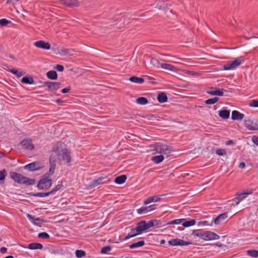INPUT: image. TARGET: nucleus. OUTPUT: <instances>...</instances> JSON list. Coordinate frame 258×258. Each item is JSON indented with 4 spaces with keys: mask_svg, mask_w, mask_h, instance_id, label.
<instances>
[{
    "mask_svg": "<svg viewBox=\"0 0 258 258\" xmlns=\"http://www.w3.org/2000/svg\"><path fill=\"white\" fill-rule=\"evenodd\" d=\"M153 150L156 151V153L160 154L161 155L164 154L168 156L172 152V149L170 146H167L166 144L156 143L154 145Z\"/></svg>",
    "mask_w": 258,
    "mask_h": 258,
    "instance_id": "nucleus-1",
    "label": "nucleus"
},
{
    "mask_svg": "<svg viewBox=\"0 0 258 258\" xmlns=\"http://www.w3.org/2000/svg\"><path fill=\"white\" fill-rule=\"evenodd\" d=\"M52 154L55 155V157L57 156V159L60 161L66 160L67 163L71 162L70 152L67 149H62L60 150H58L54 151Z\"/></svg>",
    "mask_w": 258,
    "mask_h": 258,
    "instance_id": "nucleus-2",
    "label": "nucleus"
},
{
    "mask_svg": "<svg viewBox=\"0 0 258 258\" xmlns=\"http://www.w3.org/2000/svg\"><path fill=\"white\" fill-rule=\"evenodd\" d=\"M52 185V180L46 176L43 175L37 184V187L39 189H48Z\"/></svg>",
    "mask_w": 258,
    "mask_h": 258,
    "instance_id": "nucleus-3",
    "label": "nucleus"
},
{
    "mask_svg": "<svg viewBox=\"0 0 258 258\" xmlns=\"http://www.w3.org/2000/svg\"><path fill=\"white\" fill-rule=\"evenodd\" d=\"M244 59L242 57H238L231 62H228L223 66V69L225 70H231L237 68L242 62Z\"/></svg>",
    "mask_w": 258,
    "mask_h": 258,
    "instance_id": "nucleus-4",
    "label": "nucleus"
},
{
    "mask_svg": "<svg viewBox=\"0 0 258 258\" xmlns=\"http://www.w3.org/2000/svg\"><path fill=\"white\" fill-rule=\"evenodd\" d=\"M56 158H55V155L51 154L49 157V163H50V169L49 171L44 174V175H46L47 177H49L50 176L52 175L54 173V171L55 167V161Z\"/></svg>",
    "mask_w": 258,
    "mask_h": 258,
    "instance_id": "nucleus-5",
    "label": "nucleus"
},
{
    "mask_svg": "<svg viewBox=\"0 0 258 258\" xmlns=\"http://www.w3.org/2000/svg\"><path fill=\"white\" fill-rule=\"evenodd\" d=\"M43 84L44 85L46 86L48 88L49 90L52 93L58 90L61 85L60 82H44Z\"/></svg>",
    "mask_w": 258,
    "mask_h": 258,
    "instance_id": "nucleus-6",
    "label": "nucleus"
},
{
    "mask_svg": "<svg viewBox=\"0 0 258 258\" xmlns=\"http://www.w3.org/2000/svg\"><path fill=\"white\" fill-rule=\"evenodd\" d=\"M168 243L172 246H184L191 244V242L185 241L180 239H172L168 241Z\"/></svg>",
    "mask_w": 258,
    "mask_h": 258,
    "instance_id": "nucleus-7",
    "label": "nucleus"
},
{
    "mask_svg": "<svg viewBox=\"0 0 258 258\" xmlns=\"http://www.w3.org/2000/svg\"><path fill=\"white\" fill-rule=\"evenodd\" d=\"M219 236L211 231H206L203 233V239L205 240H211L218 239Z\"/></svg>",
    "mask_w": 258,
    "mask_h": 258,
    "instance_id": "nucleus-8",
    "label": "nucleus"
},
{
    "mask_svg": "<svg viewBox=\"0 0 258 258\" xmlns=\"http://www.w3.org/2000/svg\"><path fill=\"white\" fill-rule=\"evenodd\" d=\"M245 126L250 131L258 130V123L251 119L244 120Z\"/></svg>",
    "mask_w": 258,
    "mask_h": 258,
    "instance_id": "nucleus-9",
    "label": "nucleus"
},
{
    "mask_svg": "<svg viewBox=\"0 0 258 258\" xmlns=\"http://www.w3.org/2000/svg\"><path fill=\"white\" fill-rule=\"evenodd\" d=\"M147 230L145 225V221H141L137 224L136 227V234H135L133 235L141 234Z\"/></svg>",
    "mask_w": 258,
    "mask_h": 258,
    "instance_id": "nucleus-10",
    "label": "nucleus"
},
{
    "mask_svg": "<svg viewBox=\"0 0 258 258\" xmlns=\"http://www.w3.org/2000/svg\"><path fill=\"white\" fill-rule=\"evenodd\" d=\"M21 145L22 147L27 150H32L34 149V145L30 139H25L21 141Z\"/></svg>",
    "mask_w": 258,
    "mask_h": 258,
    "instance_id": "nucleus-11",
    "label": "nucleus"
},
{
    "mask_svg": "<svg viewBox=\"0 0 258 258\" xmlns=\"http://www.w3.org/2000/svg\"><path fill=\"white\" fill-rule=\"evenodd\" d=\"M24 168L27 170L33 171L39 170L41 167L39 162H32L24 166Z\"/></svg>",
    "mask_w": 258,
    "mask_h": 258,
    "instance_id": "nucleus-12",
    "label": "nucleus"
},
{
    "mask_svg": "<svg viewBox=\"0 0 258 258\" xmlns=\"http://www.w3.org/2000/svg\"><path fill=\"white\" fill-rule=\"evenodd\" d=\"M60 2L63 5L71 8L78 7L79 4V0H60Z\"/></svg>",
    "mask_w": 258,
    "mask_h": 258,
    "instance_id": "nucleus-13",
    "label": "nucleus"
},
{
    "mask_svg": "<svg viewBox=\"0 0 258 258\" xmlns=\"http://www.w3.org/2000/svg\"><path fill=\"white\" fill-rule=\"evenodd\" d=\"M34 44L36 47L48 50L50 48V44L48 42H46L43 40L36 41Z\"/></svg>",
    "mask_w": 258,
    "mask_h": 258,
    "instance_id": "nucleus-14",
    "label": "nucleus"
},
{
    "mask_svg": "<svg viewBox=\"0 0 258 258\" xmlns=\"http://www.w3.org/2000/svg\"><path fill=\"white\" fill-rule=\"evenodd\" d=\"M153 61H156L157 63H158L159 65L160 66L161 68L163 69L168 70V71H173V72H175L177 70V69L175 67H174L171 64L164 63H162L160 64L159 62H158V60H156V59H153V60H152V62Z\"/></svg>",
    "mask_w": 258,
    "mask_h": 258,
    "instance_id": "nucleus-15",
    "label": "nucleus"
},
{
    "mask_svg": "<svg viewBox=\"0 0 258 258\" xmlns=\"http://www.w3.org/2000/svg\"><path fill=\"white\" fill-rule=\"evenodd\" d=\"M244 115L237 110L232 112L231 118L234 120H241L244 118Z\"/></svg>",
    "mask_w": 258,
    "mask_h": 258,
    "instance_id": "nucleus-16",
    "label": "nucleus"
},
{
    "mask_svg": "<svg viewBox=\"0 0 258 258\" xmlns=\"http://www.w3.org/2000/svg\"><path fill=\"white\" fill-rule=\"evenodd\" d=\"M154 205H150L148 207H143L141 208H139L137 210V213L139 214H146L148 212L151 211L152 210H153L154 209L153 207H154Z\"/></svg>",
    "mask_w": 258,
    "mask_h": 258,
    "instance_id": "nucleus-17",
    "label": "nucleus"
},
{
    "mask_svg": "<svg viewBox=\"0 0 258 258\" xmlns=\"http://www.w3.org/2000/svg\"><path fill=\"white\" fill-rule=\"evenodd\" d=\"M105 178L104 177H99L98 179H96L92 181L90 183L91 187H95L98 185L100 184L104 183L106 181H103Z\"/></svg>",
    "mask_w": 258,
    "mask_h": 258,
    "instance_id": "nucleus-18",
    "label": "nucleus"
},
{
    "mask_svg": "<svg viewBox=\"0 0 258 258\" xmlns=\"http://www.w3.org/2000/svg\"><path fill=\"white\" fill-rule=\"evenodd\" d=\"M227 217V213L221 214L215 219L214 223L216 225L219 224L222 221L226 219Z\"/></svg>",
    "mask_w": 258,
    "mask_h": 258,
    "instance_id": "nucleus-19",
    "label": "nucleus"
},
{
    "mask_svg": "<svg viewBox=\"0 0 258 258\" xmlns=\"http://www.w3.org/2000/svg\"><path fill=\"white\" fill-rule=\"evenodd\" d=\"M10 175L12 179L19 183H20V181L23 177V176L20 174L14 172H11Z\"/></svg>",
    "mask_w": 258,
    "mask_h": 258,
    "instance_id": "nucleus-20",
    "label": "nucleus"
},
{
    "mask_svg": "<svg viewBox=\"0 0 258 258\" xmlns=\"http://www.w3.org/2000/svg\"><path fill=\"white\" fill-rule=\"evenodd\" d=\"M35 183V180L34 179H30L28 177L23 176L22 179L20 181V183H24L26 185H31Z\"/></svg>",
    "mask_w": 258,
    "mask_h": 258,
    "instance_id": "nucleus-21",
    "label": "nucleus"
},
{
    "mask_svg": "<svg viewBox=\"0 0 258 258\" xmlns=\"http://www.w3.org/2000/svg\"><path fill=\"white\" fill-rule=\"evenodd\" d=\"M73 50L68 48H61L59 49L58 53L61 56L72 55Z\"/></svg>",
    "mask_w": 258,
    "mask_h": 258,
    "instance_id": "nucleus-22",
    "label": "nucleus"
},
{
    "mask_svg": "<svg viewBox=\"0 0 258 258\" xmlns=\"http://www.w3.org/2000/svg\"><path fill=\"white\" fill-rule=\"evenodd\" d=\"M160 199L161 198L159 196L149 197L144 201V203L145 205H148L152 202H157L159 201Z\"/></svg>",
    "mask_w": 258,
    "mask_h": 258,
    "instance_id": "nucleus-23",
    "label": "nucleus"
},
{
    "mask_svg": "<svg viewBox=\"0 0 258 258\" xmlns=\"http://www.w3.org/2000/svg\"><path fill=\"white\" fill-rule=\"evenodd\" d=\"M219 115L224 119H228L230 116V110H221L219 111Z\"/></svg>",
    "mask_w": 258,
    "mask_h": 258,
    "instance_id": "nucleus-24",
    "label": "nucleus"
},
{
    "mask_svg": "<svg viewBox=\"0 0 258 258\" xmlns=\"http://www.w3.org/2000/svg\"><path fill=\"white\" fill-rule=\"evenodd\" d=\"M28 248L30 249H41L43 248V245L39 243H32L28 245Z\"/></svg>",
    "mask_w": 258,
    "mask_h": 258,
    "instance_id": "nucleus-25",
    "label": "nucleus"
},
{
    "mask_svg": "<svg viewBox=\"0 0 258 258\" xmlns=\"http://www.w3.org/2000/svg\"><path fill=\"white\" fill-rule=\"evenodd\" d=\"M158 101L160 103H164L167 101V97L165 93L161 92L157 96Z\"/></svg>",
    "mask_w": 258,
    "mask_h": 258,
    "instance_id": "nucleus-26",
    "label": "nucleus"
},
{
    "mask_svg": "<svg viewBox=\"0 0 258 258\" xmlns=\"http://www.w3.org/2000/svg\"><path fill=\"white\" fill-rule=\"evenodd\" d=\"M164 159L163 155H159L152 157L151 160L156 164H159L162 162Z\"/></svg>",
    "mask_w": 258,
    "mask_h": 258,
    "instance_id": "nucleus-27",
    "label": "nucleus"
},
{
    "mask_svg": "<svg viewBox=\"0 0 258 258\" xmlns=\"http://www.w3.org/2000/svg\"><path fill=\"white\" fill-rule=\"evenodd\" d=\"M223 89H217L215 91H207L208 94L211 95H217L219 96H222L223 95Z\"/></svg>",
    "mask_w": 258,
    "mask_h": 258,
    "instance_id": "nucleus-28",
    "label": "nucleus"
},
{
    "mask_svg": "<svg viewBox=\"0 0 258 258\" xmlns=\"http://www.w3.org/2000/svg\"><path fill=\"white\" fill-rule=\"evenodd\" d=\"M46 76L49 79L56 80L57 79V74L55 71H48Z\"/></svg>",
    "mask_w": 258,
    "mask_h": 258,
    "instance_id": "nucleus-29",
    "label": "nucleus"
},
{
    "mask_svg": "<svg viewBox=\"0 0 258 258\" xmlns=\"http://www.w3.org/2000/svg\"><path fill=\"white\" fill-rule=\"evenodd\" d=\"M129 80L132 82L142 84L144 82V79L142 78H139L136 76H133L129 79Z\"/></svg>",
    "mask_w": 258,
    "mask_h": 258,
    "instance_id": "nucleus-30",
    "label": "nucleus"
},
{
    "mask_svg": "<svg viewBox=\"0 0 258 258\" xmlns=\"http://www.w3.org/2000/svg\"><path fill=\"white\" fill-rule=\"evenodd\" d=\"M126 179V176L125 175H122L119 176H117L115 179V182L117 184H122L124 183Z\"/></svg>",
    "mask_w": 258,
    "mask_h": 258,
    "instance_id": "nucleus-31",
    "label": "nucleus"
},
{
    "mask_svg": "<svg viewBox=\"0 0 258 258\" xmlns=\"http://www.w3.org/2000/svg\"><path fill=\"white\" fill-rule=\"evenodd\" d=\"M145 245V241L144 240L139 241L137 242L134 243L129 246L131 249H134L135 248L143 246Z\"/></svg>",
    "mask_w": 258,
    "mask_h": 258,
    "instance_id": "nucleus-32",
    "label": "nucleus"
},
{
    "mask_svg": "<svg viewBox=\"0 0 258 258\" xmlns=\"http://www.w3.org/2000/svg\"><path fill=\"white\" fill-rule=\"evenodd\" d=\"M136 102L137 104H140V105H145V104H147L149 102L148 99L144 97H140L136 99Z\"/></svg>",
    "mask_w": 258,
    "mask_h": 258,
    "instance_id": "nucleus-33",
    "label": "nucleus"
},
{
    "mask_svg": "<svg viewBox=\"0 0 258 258\" xmlns=\"http://www.w3.org/2000/svg\"><path fill=\"white\" fill-rule=\"evenodd\" d=\"M21 82L24 84H32L34 83V80L32 77H24L21 80Z\"/></svg>",
    "mask_w": 258,
    "mask_h": 258,
    "instance_id": "nucleus-34",
    "label": "nucleus"
},
{
    "mask_svg": "<svg viewBox=\"0 0 258 258\" xmlns=\"http://www.w3.org/2000/svg\"><path fill=\"white\" fill-rule=\"evenodd\" d=\"M196 223V220L194 219L189 221H186L185 220V221H183V223H182V225L184 227H188L195 225Z\"/></svg>",
    "mask_w": 258,
    "mask_h": 258,
    "instance_id": "nucleus-35",
    "label": "nucleus"
},
{
    "mask_svg": "<svg viewBox=\"0 0 258 258\" xmlns=\"http://www.w3.org/2000/svg\"><path fill=\"white\" fill-rule=\"evenodd\" d=\"M250 194H251V192H243L242 193H237L235 195V196H236L235 199L237 201H239V203H240V202H241L243 200V198H241V197L242 195H248Z\"/></svg>",
    "mask_w": 258,
    "mask_h": 258,
    "instance_id": "nucleus-36",
    "label": "nucleus"
},
{
    "mask_svg": "<svg viewBox=\"0 0 258 258\" xmlns=\"http://www.w3.org/2000/svg\"><path fill=\"white\" fill-rule=\"evenodd\" d=\"M135 234H136V228L135 229H133V228H132L131 229V231L130 233H129L125 237V238H124V240H127L129 238H131L132 237H135L136 236H137L138 235H134Z\"/></svg>",
    "mask_w": 258,
    "mask_h": 258,
    "instance_id": "nucleus-37",
    "label": "nucleus"
},
{
    "mask_svg": "<svg viewBox=\"0 0 258 258\" xmlns=\"http://www.w3.org/2000/svg\"><path fill=\"white\" fill-rule=\"evenodd\" d=\"M9 71L13 74L16 75L18 77H21L24 75L22 72H19L16 69H10Z\"/></svg>",
    "mask_w": 258,
    "mask_h": 258,
    "instance_id": "nucleus-38",
    "label": "nucleus"
},
{
    "mask_svg": "<svg viewBox=\"0 0 258 258\" xmlns=\"http://www.w3.org/2000/svg\"><path fill=\"white\" fill-rule=\"evenodd\" d=\"M184 221H185V219H176V220H174L169 222L168 223H167V224L173 225V224H182L183 223V222Z\"/></svg>",
    "mask_w": 258,
    "mask_h": 258,
    "instance_id": "nucleus-39",
    "label": "nucleus"
},
{
    "mask_svg": "<svg viewBox=\"0 0 258 258\" xmlns=\"http://www.w3.org/2000/svg\"><path fill=\"white\" fill-rule=\"evenodd\" d=\"M32 195L33 196L36 197H45L50 195L49 191L46 192H37Z\"/></svg>",
    "mask_w": 258,
    "mask_h": 258,
    "instance_id": "nucleus-40",
    "label": "nucleus"
},
{
    "mask_svg": "<svg viewBox=\"0 0 258 258\" xmlns=\"http://www.w3.org/2000/svg\"><path fill=\"white\" fill-rule=\"evenodd\" d=\"M219 100L218 97H214L213 98L209 99L205 101V103L207 104H214Z\"/></svg>",
    "mask_w": 258,
    "mask_h": 258,
    "instance_id": "nucleus-41",
    "label": "nucleus"
},
{
    "mask_svg": "<svg viewBox=\"0 0 258 258\" xmlns=\"http://www.w3.org/2000/svg\"><path fill=\"white\" fill-rule=\"evenodd\" d=\"M248 255L253 257H257L258 256V251L255 250H249L247 251Z\"/></svg>",
    "mask_w": 258,
    "mask_h": 258,
    "instance_id": "nucleus-42",
    "label": "nucleus"
},
{
    "mask_svg": "<svg viewBox=\"0 0 258 258\" xmlns=\"http://www.w3.org/2000/svg\"><path fill=\"white\" fill-rule=\"evenodd\" d=\"M76 255L78 258H81L86 255V252L83 250H77L76 251Z\"/></svg>",
    "mask_w": 258,
    "mask_h": 258,
    "instance_id": "nucleus-43",
    "label": "nucleus"
},
{
    "mask_svg": "<svg viewBox=\"0 0 258 258\" xmlns=\"http://www.w3.org/2000/svg\"><path fill=\"white\" fill-rule=\"evenodd\" d=\"M157 221L155 220L154 221L153 220H150L148 223H146L145 221V225L147 229H149V228L153 227L154 226V222H156Z\"/></svg>",
    "mask_w": 258,
    "mask_h": 258,
    "instance_id": "nucleus-44",
    "label": "nucleus"
},
{
    "mask_svg": "<svg viewBox=\"0 0 258 258\" xmlns=\"http://www.w3.org/2000/svg\"><path fill=\"white\" fill-rule=\"evenodd\" d=\"M38 237L40 238L48 239L50 236L46 232H42L38 234Z\"/></svg>",
    "mask_w": 258,
    "mask_h": 258,
    "instance_id": "nucleus-45",
    "label": "nucleus"
},
{
    "mask_svg": "<svg viewBox=\"0 0 258 258\" xmlns=\"http://www.w3.org/2000/svg\"><path fill=\"white\" fill-rule=\"evenodd\" d=\"M10 23H11V21H8L6 19H2L0 20V26H5Z\"/></svg>",
    "mask_w": 258,
    "mask_h": 258,
    "instance_id": "nucleus-46",
    "label": "nucleus"
},
{
    "mask_svg": "<svg viewBox=\"0 0 258 258\" xmlns=\"http://www.w3.org/2000/svg\"><path fill=\"white\" fill-rule=\"evenodd\" d=\"M217 154L220 156L225 155L226 154V151L225 149H218L216 151Z\"/></svg>",
    "mask_w": 258,
    "mask_h": 258,
    "instance_id": "nucleus-47",
    "label": "nucleus"
},
{
    "mask_svg": "<svg viewBox=\"0 0 258 258\" xmlns=\"http://www.w3.org/2000/svg\"><path fill=\"white\" fill-rule=\"evenodd\" d=\"M6 170L3 169L0 171V181H3L6 178Z\"/></svg>",
    "mask_w": 258,
    "mask_h": 258,
    "instance_id": "nucleus-48",
    "label": "nucleus"
},
{
    "mask_svg": "<svg viewBox=\"0 0 258 258\" xmlns=\"http://www.w3.org/2000/svg\"><path fill=\"white\" fill-rule=\"evenodd\" d=\"M111 249V247L110 246H105V247H103L101 250V252L102 253H107V252H108L109 251H110Z\"/></svg>",
    "mask_w": 258,
    "mask_h": 258,
    "instance_id": "nucleus-49",
    "label": "nucleus"
},
{
    "mask_svg": "<svg viewBox=\"0 0 258 258\" xmlns=\"http://www.w3.org/2000/svg\"><path fill=\"white\" fill-rule=\"evenodd\" d=\"M62 187V184H57L51 191H49L50 194H53Z\"/></svg>",
    "mask_w": 258,
    "mask_h": 258,
    "instance_id": "nucleus-50",
    "label": "nucleus"
},
{
    "mask_svg": "<svg viewBox=\"0 0 258 258\" xmlns=\"http://www.w3.org/2000/svg\"><path fill=\"white\" fill-rule=\"evenodd\" d=\"M249 105L250 107H258V100H252Z\"/></svg>",
    "mask_w": 258,
    "mask_h": 258,
    "instance_id": "nucleus-51",
    "label": "nucleus"
},
{
    "mask_svg": "<svg viewBox=\"0 0 258 258\" xmlns=\"http://www.w3.org/2000/svg\"><path fill=\"white\" fill-rule=\"evenodd\" d=\"M27 217L29 218V219L34 224H36V222H35V221H40V219L38 218H35L34 217H33L32 215L28 214Z\"/></svg>",
    "mask_w": 258,
    "mask_h": 258,
    "instance_id": "nucleus-52",
    "label": "nucleus"
},
{
    "mask_svg": "<svg viewBox=\"0 0 258 258\" xmlns=\"http://www.w3.org/2000/svg\"><path fill=\"white\" fill-rule=\"evenodd\" d=\"M27 217L29 218V219L34 224H36V222H35V221H40V219L38 218H35L34 217H33L32 215L28 214Z\"/></svg>",
    "mask_w": 258,
    "mask_h": 258,
    "instance_id": "nucleus-53",
    "label": "nucleus"
},
{
    "mask_svg": "<svg viewBox=\"0 0 258 258\" xmlns=\"http://www.w3.org/2000/svg\"><path fill=\"white\" fill-rule=\"evenodd\" d=\"M192 234L197 237H199L202 239L203 238V233L202 232L194 230L193 231Z\"/></svg>",
    "mask_w": 258,
    "mask_h": 258,
    "instance_id": "nucleus-54",
    "label": "nucleus"
},
{
    "mask_svg": "<svg viewBox=\"0 0 258 258\" xmlns=\"http://www.w3.org/2000/svg\"><path fill=\"white\" fill-rule=\"evenodd\" d=\"M156 8L159 10H162L163 8H164V4L158 3L156 4Z\"/></svg>",
    "mask_w": 258,
    "mask_h": 258,
    "instance_id": "nucleus-55",
    "label": "nucleus"
},
{
    "mask_svg": "<svg viewBox=\"0 0 258 258\" xmlns=\"http://www.w3.org/2000/svg\"><path fill=\"white\" fill-rule=\"evenodd\" d=\"M55 68L59 72H62L64 70L63 67L60 64H57Z\"/></svg>",
    "mask_w": 258,
    "mask_h": 258,
    "instance_id": "nucleus-56",
    "label": "nucleus"
},
{
    "mask_svg": "<svg viewBox=\"0 0 258 258\" xmlns=\"http://www.w3.org/2000/svg\"><path fill=\"white\" fill-rule=\"evenodd\" d=\"M252 141L257 146H258V137L254 136L252 138Z\"/></svg>",
    "mask_w": 258,
    "mask_h": 258,
    "instance_id": "nucleus-57",
    "label": "nucleus"
},
{
    "mask_svg": "<svg viewBox=\"0 0 258 258\" xmlns=\"http://www.w3.org/2000/svg\"><path fill=\"white\" fill-rule=\"evenodd\" d=\"M20 0H7L6 4H12L13 5H14L15 4L17 3L18 2H19Z\"/></svg>",
    "mask_w": 258,
    "mask_h": 258,
    "instance_id": "nucleus-58",
    "label": "nucleus"
},
{
    "mask_svg": "<svg viewBox=\"0 0 258 258\" xmlns=\"http://www.w3.org/2000/svg\"><path fill=\"white\" fill-rule=\"evenodd\" d=\"M71 90V88L70 87L63 88L61 90V92L62 93H67Z\"/></svg>",
    "mask_w": 258,
    "mask_h": 258,
    "instance_id": "nucleus-59",
    "label": "nucleus"
},
{
    "mask_svg": "<svg viewBox=\"0 0 258 258\" xmlns=\"http://www.w3.org/2000/svg\"><path fill=\"white\" fill-rule=\"evenodd\" d=\"M208 225L209 224H208V222L207 221L200 222L198 223V225L200 226H201Z\"/></svg>",
    "mask_w": 258,
    "mask_h": 258,
    "instance_id": "nucleus-60",
    "label": "nucleus"
},
{
    "mask_svg": "<svg viewBox=\"0 0 258 258\" xmlns=\"http://www.w3.org/2000/svg\"><path fill=\"white\" fill-rule=\"evenodd\" d=\"M7 250V248L5 247H2L1 249H0V251L2 253H4L5 252H6Z\"/></svg>",
    "mask_w": 258,
    "mask_h": 258,
    "instance_id": "nucleus-61",
    "label": "nucleus"
},
{
    "mask_svg": "<svg viewBox=\"0 0 258 258\" xmlns=\"http://www.w3.org/2000/svg\"><path fill=\"white\" fill-rule=\"evenodd\" d=\"M245 167V164L244 162H240L239 164V167L240 168H243Z\"/></svg>",
    "mask_w": 258,
    "mask_h": 258,
    "instance_id": "nucleus-62",
    "label": "nucleus"
},
{
    "mask_svg": "<svg viewBox=\"0 0 258 258\" xmlns=\"http://www.w3.org/2000/svg\"><path fill=\"white\" fill-rule=\"evenodd\" d=\"M239 204V201H237L236 199H235L234 203H233L231 205L235 206L236 205H238Z\"/></svg>",
    "mask_w": 258,
    "mask_h": 258,
    "instance_id": "nucleus-63",
    "label": "nucleus"
},
{
    "mask_svg": "<svg viewBox=\"0 0 258 258\" xmlns=\"http://www.w3.org/2000/svg\"><path fill=\"white\" fill-rule=\"evenodd\" d=\"M233 144H234V142L232 140H229V141H227L226 143V145H229Z\"/></svg>",
    "mask_w": 258,
    "mask_h": 258,
    "instance_id": "nucleus-64",
    "label": "nucleus"
}]
</instances>
